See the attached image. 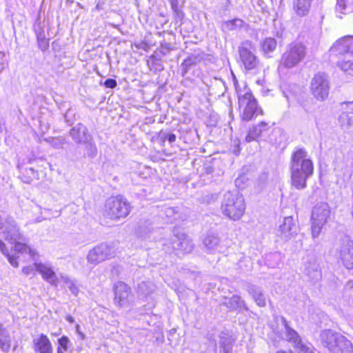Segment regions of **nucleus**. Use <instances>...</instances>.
Listing matches in <instances>:
<instances>
[{
  "label": "nucleus",
  "instance_id": "obj_1",
  "mask_svg": "<svg viewBox=\"0 0 353 353\" xmlns=\"http://www.w3.org/2000/svg\"><path fill=\"white\" fill-rule=\"evenodd\" d=\"M313 171V163L305 149L300 148L292 154L291 181L296 189L303 190L306 188L307 179L312 175Z\"/></svg>",
  "mask_w": 353,
  "mask_h": 353
},
{
  "label": "nucleus",
  "instance_id": "obj_2",
  "mask_svg": "<svg viewBox=\"0 0 353 353\" xmlns=\"http://www.w3.org/2000/svg\"><path fill=\"white\" fill-rule=\"evenodd\" d=\"M233 83L238 96L240 116L243 121H250L254 117L262 114L263 111L259 107L256 99L253 96L250 88L243 83V87L238 84L236 78L232 74Z\"/></svg>",
  "mask_w": 353,
  "mask_h": 353
},
{
  "label": "nucleus",
  "instance_id": "obj_3",
  "mask_svg": "<svg viewBox=\"0 0 353 353\" xmlns=\"http://www.w3.org/2000/svg\"><path fill=\"white\" fill-rule=\"evenodd\" d=\"M320 340L330 353H353L352 343L345 336L332 330L321 331Z\"/></svg>",
  "mask_w": 353,
  "mask_h": 353
},
{
  "label": "nucleus",
  "instance_id": "obj_4",
  "mask_svg": "<svg viewBox=\"0 0 353 353\" xmlns=\"http://www.w3.org/2000/svg\"><path fill=\"white\" fill-rule=\"evenodd\" d=\"M221 210L223 214L230 219L239 220L245 210V203L243 196L237 191L227 192L223 195Z\"/></svg>",
  "mask_w": 353,
  "mask_h": 353
},
{
  "label": "nucleus",
  "instance_id": "obj_5",
  "mask_svg": "<svg viewBox=\"0 0 353 353\" xmlns=\"http://www.w3.org/2000/svg\"><path fill=\"white\" fill-rule=\"evenodd\" d=\"M305 56V48L301 43L290 44L285 52L282 54L278 72H284L285 69H290L296 66L302 61Z\"/></svg>",
  "mask_w": 353,
  "mask_h": 353
},
{
  "label": "nucleus",
  "instance_id": "obj_6",
  "mask_svg": "<svg viewBox=\"0 0 353 353\" xmlns=\"http://www.w3.org/2000/svg\"><path fill=\"white\" fill-rule=\"evenodd\" d=\"M131 210L130 204L121 196L109 198L105 204V214L113 220L126 217Z\"/></svg>",
  "mask_w": 353,
  "mask_h": 353
},
{
  "label": "nucleus",
  "instance_id": "obj_7",
  "mask_svg": "<svg viewBox=\"0 0 353 353\" xmlns=\"http://www.w3.org/2000/svg\"><path fill=\"white\" fill-rule=\"evenodd\" d=\"M330 217V208L327 203H317L312 212V234L314 239L318 237L323 226Z\"/></svg>",
  "mask_w": 353,
  "mask_h": 353
},
{
  "label": "nucleus",
  "instance_id": "obj_8",
  "mask_svg": "<svg viewBox=\"0 0 353 353\" xmlns=\"http://www.w3.org/2000/svg\"><path fill=\"white\" fill-rule=\"evenodd\" d=\"M310 90L312 95L319 101L325 100L330 92V81L323 72H319L311 80Z\"/></svg>",
  "mask_w": 353,
  "mask_h": 353
},
{
  "label": "nucleus",
  "instance_id": "obj_9",
  "mask_svg": "<svg viewBox=\"0 0 353 353\" xmlns=\"http://www.w3.org/2000/svg\"><path fill=\"white\" fill-rule=\"evenodd\" d=\"M114 256L115 249L114 246L106 243H101L89 251L87 255V260L88 263L96 265Z\"/></svg>",
  "mask_w": 353,
  "mask_h": 353
},
{
  "label": "nucleus",
  "instance_id": "obj_10",
  "mask_svg": "<svg viewBox=\"0 0 353 353\" xmlns=\"http://www.w3.org/2000/svg\"><path fill=\"white\" fill-rule=\"evenodd\" d=\"M254 47L250 41H245L241 43L239 52L241 60L246 70H252L258 64V60L254 54Z\"/></svg>",
  "mask_w": 353,
  "mask_h": 353
},
{
  "label": "nucleus",
  "instance_id": "obj_11",
  "mask_svg": "<svg viewBox=\"0 0 353 353\" xmlns=\"http://www.w3.org/2000/svg\"><path fill=\"white\" fill-rule=\"evenodd\" d=\"M114 290L115 304L120 307L128 306L132 297L130 288L125 283L118 281L114 285Z\"/></svg>",
  "mask_w": 353,
  "mask_h": 353
},
{
  "label": "nucleus",
  "instance_id": "obj_12",
  "mask_svg": "<svg viewBox=\"0 0 353 353\" xmlns=\"http://www.w3.org/2000/svg\"><path fill=\"white\" fill-rule=\"evenodd\" d=\"M298 226L292 216L284 218L283 223L279 225L276 234L282 239L288 241L297 235Z\"/></svg>",
  "mask_w": 353,
  "mask_h": 353
},
{
  "label": "nucleus",
  "instance_id": "obj_13",
  "mask_svg": "<svg viewBox=\"0 0 353 353\" xmlns=\"http://www.w3.org/2000/svg\"><path fill=\"white\" fill-rule=\"evenodd\" d=\"M339 257L346 268H353V241L348 237L343 240L339 250Z\"/></svg>",
  "mask_w": 353,
  "mask_h": 353
},
{
  "label": "nucleus",
  "instance_id": "obj_14",
  "mask_svg": "<svg viewBox=\"0 0 353 353\" xmlns=\"http://www.w3.org/2000/svg\"><path fill=\"white\" fill-rule=\"evenodd\" d=\"M353 36H345L337 40L330 48V52L335 56H343L344 54L352 52Z\"/></svg>",
  "mask_w": 353,
  "mask_h": 353
},
{
  "label": "nucleus",
  "instance_id": "obj_15",
  "mask_svg": "<svg viewBox=\"0 0 353 353\" xmlns=\"http://www.w3.org/2000/svg\"><path fill=\"white\" fill-rule=\"evenodd\" d=\"M171 244L172 250L176 252V254L189 253L193 249L192 241L185 234L174 236Z\"/></svg>",
  "mask_w": 353,
  "mask_h": 353
},
{
  "label": "nucleus",
  "instance_id": "obj_16",
  "mask_svg": "<svg viewBox=\"0 0 353 353\" xmlns=\"http://www.w3.org/2000/svg\"><path fill=\"white\" fill-rule=\"evenodd\" d=\"M32 348L37 353H53L52 345L49 338L44 334H40L34 337Z\"/></svg>",
  "mask_w": 353,
  "mask_h": 353
},
{
  "label": "nucleus",
  "instance_id": "obj_17",
  "mask_svg": "<svg viewBox=\"0 0 353 353\" xmlns=\"http://www.w3.org/2000/svg\"><path fill=\"white\" fill-rule=\"evenodd\" d=\"M37 271L41 275L42 279L52 286L58 285V278L51 265L39 263L37 265Z\"/></svg>",
  "mask_w": 353,
  "mask_h": 353
},
{
  "label": "nucleus",
  "instance_id": "obj_18",
  "mask_svg": "<svg viewBox=\"0 0 353 353\" xmlns=\"http://www.w3.org/2000/svg\"><path fill=\"white\" fill-rule=\"evenodd\" d=\"M3 230L8 241H15L21 238L20 229L12 217H8L6 219V227Z\"/></svg>",
  "mask_w": 353,
  "mask_h": 353
},
{
  "label": "nucleus",
  "instance_id": "obj_19",
  "mask_svg": "<svg viewBox=\"0 0 353 353\" xmlns=\"http://www.w3.org/2000/svg\"><path fill=\"white\" fill-rule=\"evenodd\" d=\"M70 135L72 140L78 143L83 144L90 139L91 135L88 133L87 128L82 123H78L70 131Z\"/></svg>",
  "mask_w": 353,
  "mask_h": 353
},
{
  "label": "nucleus",
  "instance_id": "obj_20",
  "mask_svg": "<svg viewBox=\"0 0 353 353\" xmlns=\"http://www.w3.org/2000/svg\"><path fill=\"white\" fill-rule=\"evenodd\" d=\"M270 128V125L269 123L264 121H261L257 125H253L248 130V133L245 139V141L250 143L253 141H256L263 132H267Z\"/></svg>",
  "mask_w": 353,
  "mask_h": 353
},
{
  "label": "nucleus",
  "instance_id": "obj_21",
  "mask_svg": "<svg viewBox=\"0 0 353 353\" xmlns=\"http://www.w3.org/2000/svg\"><path fill=\"white\" fill-rule=\"evenodd\" d=\"M156 285L150 281H142L139 283L137 288L138 296L144 300H148L155 292Z\"/></svg>",
  "mask_w": 353,
  "mask_h": 353
},
{
  "label": "nucleus",
  "instance_id": "obj_22",
  "mask_svg": "<svg viewBox=\"0 0 353 353\" xmlns=\"http://www.w3.org/2000/svg\"><path fill=\"white\" fill-rule=\"evenodd\" d=\"M245 25V23L242 19L236 18L223 21L221 25V29L224 32L237 31L243 28Z\"/></svg>",
  "mask_w": 353,
  "mask_h": 353
},
{
  "label": "nucleus",
  "instance_id": "obj_23",
  "mask_svg": "<svg viewBox=\"0 0 353 353\" xmlns=\"http://www.w3.org/2000/svg\"><path fill=\"white\" fill-rule=\"evenodd\" d=\"M201 61V57L199 54H191L183 60L181 64V74L185 77L189 70L197 65Z\"/></svg>",
  "mask_w": 353,
  "mask_h": 353
},
{
  "label": "nucleus",
  "instance_id": "obj_24",
  "mask_svg": "<svg viewBox=\"0 0 353 353\" xmlns=\"http://www.w3.org/2000/svg\"><path fill=\"white\" fill-rule=\"evenodd\" d=\"M282 322L285 327V339L292 343L293 347L296 346L297 344L301 341L298 333L293 329H292L285 320V319L282 318Z\"/></svg>",
  "mask_w": 353,
  "mask_h": 353
},
{
  "label": "nucleus",
  "instance_id": "obj_25",
  "mask_svg": "<svg viewBox=\"0 0 353 353\" xmlns=\"http://www.w3.org/2000/svg\"><path fill=\"white\" fill-rule=\"evenodd\" d=\"M11 347L10 332L0 325V349L3 352H8Z\"/></svg>",
  "mask_w": 353,
  "mask_h": 353
},
{
  "label": "nucleus",
  "instance_id": "obj_26",
  "mask_svg": "<svg viewBox=\"0 0 353 353\" xmlns=\"http://www.w3.org/2000/svg\"><path fill=\"white\" fill-rule=\"evenodd\" d=\"M336 64L343 71L348 72L353 70V51L341 56Z\"/></svg>",
  "mask_w": 353,
  "mask_h": 353
},
{
  "label": "nucleus",
  "instance_id": "obj_27",
  "mask_svg": "<svg viewBox=\"0 0 353 353\" xmlns=\"http://www.w3.org/2000/svg\"><path fill=\"white\" fill-rule=\"evenodd\" d=\"M312 1V0H295L294 2V9L296 13L300 17L307 15L310 11Z\"/></svg>",
  "mask_w": 353,
  "mask_h": 353
},
{
  "label": "nucleus",
  "instance_id": "obj_28",
  "mask_svg": "<svg viewBox=\"0 0 353 353\" xmlns=\"http://www.w3.org/2000/svg\"><path fill=\"white\" fill-rule=\"evenodd\" d=\"M60 279L63 282L64 286L68 288L70 292L75 296H77L79 293V288L77 281L69 277L67 275L61 274Z\"/></svg>",
  "mask_w": 353,
  "mask_h": 353
},
{
  "label": "nucleus",
  "instance_id": "obj_29",
  "mask_svg": "<svg viewBox=\"0 0 353 353\" xmlns=\"http://www.w3.org/2000/svg\"><path fill=\"white\" fill-rule=\"evenodd\" d=\"M305 274L313 281L319 280L321 276L319 265L315 262H310L305 268Z\"/></svg>",
  "mask_w": 353,
  "mask_h": 353
},
{
  "label": "nucleus",
  "instance_id": "obj_30",
  "mask_svg": "<svg viewBox=\"0 0 353 353\" xmlns=\"http://www.w3.org/2000/svg\"><path fill=\"white\" fill-rule=\"evenodd\" d=\"M248 292L259 306L263 307L265 305V297L259 288L251 285L248 288Z\"/></svg>",
  "mask_w": 353,
  "mask_h": 353
},
{
  "label": "nucleus",
  "instance_id": "obj_31",
  "mask_svg": "<svg viewBox=\"0 0 353 353\" xmlns=\"http://www.w3.org/2000/svg\"><path fill=\"white\" fill-rule=\"evenodd\" d=\"M203 245L209 252L218 250L219 248V238L212 234H208L203 239Z\"/></svg>",
  "mask_w": 353,
  "mask_h": 353
},
{
  "label": "nucleus",
  "instance_id": "obj_32",
  "mask_svg": "<svg viewBox=\"0 0 353 353\" xmlns=\"http://www.w3.org/2000/svg\"><path fill=\"white\" fill-rule=\"evenodd\" d=\"M339 123L344 130H353V112H343L340 115Z\"/></svg>",
  "mask_w": 353,
  "mask_h": 353
},
{
  "label": "nucleus",
  "instance_id": "obj_33",
  "mask_svg": "<svg viewBox=\"0 0 353 353\" xmlns=\"http://www.w3.org/2000/svg\"><path fill=\"white\" fill-rule=\"evenodd\" d=\"M223 304L231 310L245 307L244 301L237 295H234L231 298L225 299Z\"/></svg>",
  "mask_w": 353,
  "mask_h": 353
},
{
  "label": "nucleus",
  "instance_id": "obj_34",
  "mask_svg": "<svg viewBox=\"0 0 353 353\" xmlns=\"http://www.w3.org/2000/svg\"><path fill=\"white\" fill-rule=\"evenodd\" d=\"M14 250L19 253H28L34 261H36L37 257L38 256V253L36 250L32 249L24 243L19 242L16 243L14 245Z\"/></svg>",
  "mask_w": 353,
  "mask_h": 353
},
{
  "label": "nucleus",
  "instance_id": "obj_35",
  "mask_svg": "<svg viewBox=\"0 0 353 353\" xmlns=\"http://www.w3.org/2000/svg\"><path fill=\"white\" fill-rule=\"evenodd\" d=\"M277 46L276 40L272 37L265 38L261 44L262 50L265 54L274 51Z\"/></svg>",
  "mask_w": 353,
  "mask_h": 353
},
{
  "label": "nucleus",
  "instance_id": "obj_36",
  "mask_svg": "<svg viewBox=\"0 0 353 353\" xmlns=\"http://www.w3.org/2000/svg\"><path fill=\"white\" fill-rule=\"evenodd\" d=\"M44 140L54 149H62L63 145L68 143L63 137H48Z\"/></svg>",
  "mask_w": 353,
  "mask_h": 353
},
{
  "label": "nucleus",
  "instance_id": "obj_37",
  "mask_svg": "<svg viewBox=\"0 0 353 353\" xmlns=\"http://www.w3.org/2000/svg\"><path fill=\"white\" fill-rule=\"evenodd\" d=\"M281 260V255L278 252L270 253L265 256V263L270 268H275L277 266Z\"/></svg>",
  "mask_w": 353,
  "mask_h": 353
},
{
  "label": "nucleus",
  "instance_id": "obj_38",
  "mask_svg": "<svg viewBox=\"0 0 353 353\" xmlns=\"http://www.w3.org/2000/svg\"><path fill=\"white\" fill-rule=\"evenodd\" d=\"M353 10V8L346 4L345 0H337L336 11L337 14H347Z\"/></svg>",
  "mask_w": 353,
  "mask_h": 353
},
{
  "label": "nucleus",
  "instance_id": "obj_39",
  "mask_svg": "<svg viewBox=\"0 0 353 353\" xmlns=\"http://www.w3.org/2000/svg\"><path fill=\"white\" fill-rule=\"evenodd\" d=\"M58 344L59 346L57 349V353H59V351L65 353L68 350L70 345H71V342L68 336H63L58 339Z\"/></svg>",
  "mask_w": 353,
  "mask_h": 353
},
{
  "label": "nucleus",
  "instance_id": "obj_40",
  "mask_svg": "<svg viewBox=\"0 0 353 353\" xmlns=\"http://www.w3.org/2000/svg\"><path fill=\"white\" fill-rule=\"evenodd\" d=\"M299 353H314V348L310 343H305L301 341L294 347Z\"/></svg>",
  "mask_w": 353,
  "mask_h": 353
},
{
  "label": "nucleus",
  "instance_id": "obj_41",
  "mask_svg": "<svg viewBox=\"0 0 353 353\" xmlns=\"http://www.w3.org/2000/svg\"><path fill=\"white\" fill-rule=\"evenodd\" d=\"M83 144L85 145V149L87 150V154L90 157H95L97 154V149L95 143L92 140V137H90V139L88 140L87 142H84Z\"/></svg>",
  "mask_w": 353,
  "mask_h": 353
},
{
  "label": "nucleus",
  "instance_id": "obj_42",
  "mask_svg": "<svg viewBox=\"0 0 353 353\" xmlns=\"http://www.w3.org/2000/svg\"><path fill=\"white\" fill-rule=\"evenodd\" d=\"M37 39V42L39 45V48L42 50L44 51L46 49H48L49 46L48 40L46 39V37H43L41 34L39 38Z\"/></svg>",
  "mask_w": 353,
  "mask_h": 353
},
{
  "label": "nucleus",
  "instance_id": "obj_43",
  "mask_svg": "<svg viewBox=\"0 0 353 353\" xmlns=\"http://www.w3.org/2000/svg\"><path fill=\"white\" fill-rule=\"evenodd\" d=\"M160 138L163 141L168 140L170 143H173L176 141V135L173 133L161 132Z\"/></svg>",
  "mask_w": 353,
  "mask_h": 353
},
{
  "label": "nucleus",
  "instance_id": "obj_44",
  "mask_svg": "<svg viewBox=\"0 0 353 353\" xmlns=\"http://www.w3.org/2000/svg\"><path fill=\"white\" fill-rule=\"evenodd\" d=\"M39 264V263H34L32 265H30L22 268V272L26 275H30L33 274L34 272L37 271V265Z\"/></svg>",
  "mask_w": 353,
  "mask_h": 353
},
{
  "label": "nucleus",
  "instance_id": "obj_45",
  "mask_svg": "<svg viewBox=\"0 0 353 353\" xmlns=\"http://www.w3.org/2000/svg\"><path fill=\"white\" fill-rule=\"evenodd\" d=\"M240 140L239 139H235L232 141V143L231 145V150L233 154L238 155L240 153L241 148H240Z\"/></svg>",
  "mask_w": 353,
  "mask_h": 353
},
{
  "label": "nucleus",
  "instance_id": "obj_46",
  "mask_svg": "<svg viewBox=\"0 0 353 353\" xmlns=\"http://www.w3.org/2000/svg\"><path fill=\"white\" fill-rule=\"evenodd\" d=\"M34 30L35 34L37 35V38H39V37L40 36V34L43 37H46L43 26L41 23H37L34 26Z\"/></svg>",
  "mask_w": 353,
  "mask_h": 353
},
{
  "label": "nucleus",
  "instance_id": "obj_47",
  "mask_svg": "<svg viewBox=\"0 0 353 353\" xmlns=\"http://www.w3.org/2000/svg\"><path fill=\"white\" fill-rule=\"evenodd\" d=\"M104 85L108 88H114L117 85V82L113 79H108L105 81Z\"/></svg>",
  "mask_w": 353,
  "mask_h": 353
},
{
  "label": "nucleus",
  "instance_id": "obj_48",
  "mask_svg": "<svg viewBox=\"0 0 353 353\" xmlns=\"http://www.w3.org/2000/svg\"><path fill=\"white\" fill-rule=\"evenodd\" d=\"M10 263L14 268H17L19 266V263L17 260V258L14 256H11L8 254V256H6Z\"/></svg>",
  "mask_w": 353,
  "mask_h": 353
},
{
  "label": "nucleus",
  "instance_id": "obj_49",
  "mask_svg": "<svg viewBox=\"0 0 353 353\" xmlns=\"http://www.w3.org/2000/svg\"><path fill=\"white\" fill-rule=\"evenodd\" d=\"M75 330H76V333L79 335V336L80 337V339L81 340L85 339V335L81 331V327L79 324L76 325Z\"/></svg>",
  "mask_w": 353,
  "mask_h": 353
},
{
  "label": "nucleus",
  "instance_id": "obj_50",
  "mask_svg": "<svg viewBox=\"0 0 353 353\" xmlns=\"http://www.w3.org/2000/svg\"><path fill=\"white\" fill-rule=\"evenodd\" d=\"M0 250L3 254L8 256V250L6 248L5 243L1 240H0Z\"/></svg>",
  "mask_w": 353,
  "mask_h": 353
},
{
  "label": "nucleus",
  "instance_id": "obj_51",
  "mask_svg": "<svg viewBox=\"0 0 353 353\" xmlns=\"http://www.w3.org/2000/svg\"><path fill=\"white\" fill-rule=\"evenodd\" d=\"M8 216H6V217H3L1 214H0V230H3L4 229V228L6 227V219L8 218Z\"/></svg>",
  "mask_w": 353,
  "mask_h": 353
},
{
  "label": "nucleus",
  "instance_id": "obj_52",
  "mask_svg": "<svg viewBox=\"0 0 353 353\" xmlns=\"http://www.w3.org/2000/svg\"><path fill=\"white\" fill-rule=\"evenodd\" d=\"M174 214V209L172 208H168L165 211V214L167 216H172V215Z\"/></svg>",
  "mask_w": 353,
  "mask_h": 353
},
{
  "label": "nucleus",
  "instance_id": "obj_53",
  "mask_svg": "<svg viewBox=\"0 0 353 353\" xmlns=\"http://www.w3.org/2000/svg\"><path fill=\"white\" fill-rule=\"evenodd\" d=\"M65 319L71 323L74 322V319L70 315H67Z\"/></svg>",
  "mask_w": 353,
  "mask_h": 353
},
{
  "label": "nucleus",
  "instance_id": "obj_54",
  "mask_svg": "<svg viewBox=\"0 0 353 353\" xmlns=\"http://www.w3.org/2000/svg\"><path fill=\"white\" fill-rule=\"evenodd\" d=\"M165 252H170L171 249H170V245L169 244H165Z\"/></svg>",
  "mask_w": 353,
  "mask_h": 353
},
{
  "label": "nucleus",
  "instance_id": "obj_55",
  "mask_svg": "<svg viewBox=\"0 0 353 353\" xmlns=\"http://www.w3.org/2000/svg\"><path fill=\"white\" fill-rule=\"evenodd\" d=\"M276 353H293L292 351L278 350Z\"/></svg>",
  "mask_w": 353,
  "mask_h": 353
},
{
  "label": "nucleus",
  "instance_id": "obj_56",
  "mask_svg": "<svg viewBox=\"0 0 353 353\" xmlns=\"http://www.w3.org/2000/svg\"><path fill=\"white\" fill-rule=\"evenodd\" d=\"M223 353H232V352H231V350H229L228 348H224Z\"/></svg>",
  "mask_w": 353,
  "mask_h": 353
},
{
  "label": "nucleus",
  "instance_id": "obj_57",
  "mask_svg": "<svg viewBox=\"0 0 353 353\" xmlns=\"http://www.w3.org/2000/svg\"><path fill=\"white\" fill-rule=\"evenodd\" d=\"M41 221H42V219H37L36 220V221H35V222H36V223H39V222H41Z\"/></svg>",
  "mask_w": 353,
  "mask_h": 353
},
{
  "label": "nucleus",
  "instance_id": "obj_58",
  "mask_svg": "<svg viewBox=\"0 0 353 353\" xmlns=\"http://www.w3.org/2000/svg\"><path fill=\"white\" fill-rule=\"evenodd\" d=\"M239 181V179H237L236 180V185L238 184Z\"/></svg>",
  "mask_w": 353,
  "mask_h": 353
},
{
  "label": "nucleus",
  "instance_id": "obj_59",
  "mask_svg": "<svg viewBox=\"0 0 353 353\" xmlns=\"http://www.w3.org/2000/svg\"><path fill=\"white\" fill-rule=\"evenodd\" d=\"M337 16H338V17H339V18H342V16H341V15H339V14H338Z\"/></svg>",
  "mask_w": 353,
  "mask_h": 353
}]
</instances>
